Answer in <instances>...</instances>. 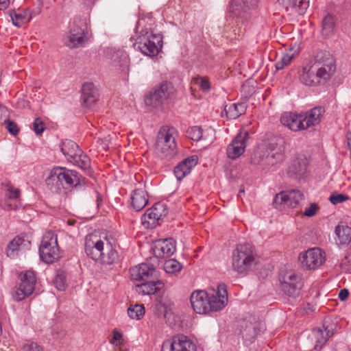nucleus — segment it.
<instances>
[{"mask_svg": "<svg viewBox=\"0 0 351 351\" xmlns=\"http://www.w3.org/2000/svg\"><path fill=\"white\" fill-rule=\"evenodd\" d=\"M84 250L86 255L95 261L106 265H113L119 260V254L112 239L104 237L88 234L85 238Z\"/></svg>", "mask_w": 351, "mask_h": 351, "instance_id": "obj_1", "label": "nucleus"}, {"mask_svg": "<svg viewBox=\"0 0 351 351\" xmlns=\"http://www.w3.org/2000/svg\"><path fill=\"white\" fill-rule=\"evenodd\" d=\"M46 183L52 192L60 193L64 189L84 186L85 181L84 178L75 170L55 167L51 170Z\"/></svg>", "mask_w": 351, "mask_h": 351, "instance_id": "obj_2", "label": "nucleus"}, {"mask_svg": "<svg viewBox=\"0 0 351 351\" xmlns=\"http://www.w3.org/2000/svg\"><path fill=\"white\" fill-rule=\"evenodd\" d=\"M231 261L232 269L242 276L253 271L258 263L256 250L250 243L237 245L232 251Z\"/></svg>", "mask_w": 351, "mask_h": 351, "instance_id": "obj_3", "label": "nucleus"}, {"mask_svg": "<svg viewBox=\"0 0 351 351\" xmlns=\"http://www.w3.org/2000/svg\"><path fill=\"white\" fill-rule=\"evenodd\" d=\"M176 130L173 127H162L158 134L156 150L162 160L169 161L177 154Z\"/></svg>", "mask_w": 351, "mask_h": 351, "instance_id": "obj_4", "label": "nucleus"}, {"mask_svg": "<svg viewBox=\"0 0 351 351\" xmlns=\"http://www.w3.org/2000/svg\"><path fill=\"white\" fill-rule=\"evenodd\" d=\"M88 41V26L86 21L75 17L69 23V30L64 38V44L69 48L83 47Z\"/></svg>", "mask_w": 351, "mask_h": 351, "instance_id": "obj_5", "label": "nucleus"}, {"mask_svg": "<svg viewBox=\"0 0 351 351\" xmlns=\"http://www.w3.org/2000/svg\"><path fill=\"white\" fill-rule=\"evenodd\" d=\"M176 90L171 82H162L156 86L145 98V104L154 108L161 106L176 97Z\"/></svg>", "mask_w": 351, "mask_h": 351, "instance_id": "obj_6", "label": "nucleus"}, {"mask_svg": "<svg viewBox=\"0 0 351 351\" xmlns=\"http://www.w3.org/2000/svg\"><path fill=\"white\" fill-rule=\"evenodd\" d=\"M313 66L320 84H324L328 81L336 70L334 58L326 52L317 54Z\"/></svg>", "mask_w": 351, "mask_h": 351, "instance_id": "obj_7", "label": "nucleus"}, {"mask_svg": "<svg viewBox=\"0 0 351 351\" xmlns=\"http://www.w3.org/2000/svg\"><path fill=\"white\" fill-rule=\"evenodd\" d=\"M40 258L45 263L50 264L60 258L57 236L52 232H47L43 237L39 247Z\"/></svg>", "mask_w": 351, "mask_h": 351, "instance_id": "obj_8", "label": "nucleus"}, {"mask_svg": "<svg viewBox=\"0 0 351 351\" xmlns=\"http://www.w3.org/2000/svg\"><path fill=\"white\" fill-rule=\"evenodd\" d=\"M138 40L134 44V47L148 56H156L162 45V37L160 34L149 33L147 31L142 34Z\"/></svg>", "mask_w": 351, "mask_h": 351, "instance_id": "obj_9", "label": "nucleus"}, {"mask_svg": "<svg viewBox=\"0 0 351 351\" xmlns=\"http://www.w3.org/2000/svg\"><path fill=\"white\" fill-rule=\"evenodd\" d=\"M21 282L19 287L13 293V298L16 301H21L30 295L34 289L36 282V275L33 271H21L19 274Z\"/></svg>", "mask_w": 351, "mask_h": 351, "instance_id": "obj_10", "label": "nucleus"}, {"mask_svg": "<svg viewBox=\"0 0 351 351\" xmlns=\"http://www.w3.org/2000/svg\"><path fill=\"white\" fill-rule=\"evenodd\" d=\"M282 291L289 297L299 296L302 287L301 277L292 271L286 272L280 278Z\"/></svg>", "mask_w": 351, "mask_h": 351, "instance_id": "obj_11", "label": "nucleus"}, {"mask_svg": "<svg viewBox=\"0 0 351 351\" xmlns=\"http://www.w3.org/2000/svg\"><path fill=\"white\" fill-rule=\"evenodd\" d=\"M304 197L303 193L297 189L282 191L275 196L273 205L276 208H280L282 206L295 208L304 200Z\"/></svg>", "mask_w": 351, "mask_h": 351, "instance_id": "obj_12", "label": "nucleus"}, {"mask_svg": "<svg viewBox=\"0 0 351 351\" xmlns=\"http://www.w3.org/2000/svg\"><path fill=\"white\" fill-rule=\"evenodd\" d=\"M299 261L303 268L311 270L322 265L325 256L319 248H311L299 255Z\"/></svg>", "mask_w": 351, "mask_h": 351, "instance_id": "obj_13", "label": "nucleus"}, {"mask_svg": "<svg viewBox=\"0 0 351 351\" xmlns=\"http://www.w3.org/2000/svg\"><path fill=\"white\" fill-rule=\"evenodd\" d=\"M249 136L250 134L247 130H241L237 134L227 147L226 154L228 158L235 160L244 153Z\"/></svg>", "mask_w": 351, "mask_h": 351, "instance_id": "obj_14", "label": "nucleus"}, {"mask_svg": "<svg viewBox=\"0 0 351 351\" xmlns=\"http://www.w3.org/2000/svg\"><path fill=\"white\" fill-rule=\"evenodd\" d=\"M161 351H196V346L188 337L181 335L165 341Z\"/></svg>", "mask_w": 351, "mask_h": 351, "instance_id": "obj_15", "label": "nucleus"}, {"mask_svg": "<svg viewBox=\"0 0 351 351\" xmlns=\"http://www.w3.org/2000/svg\"><path fill=\"white\" fill-rule=\"evenodd\" d=\"M167 213L166 205L160 203L156 204L147 209L142 216V223L147 225V228H154L159 223V221L164 218Z\"/></svg>", "mask_w": 351, "mask_h": 351, "instance_id": "obj_16", "label": "nucleus"}, {"mask_svg": "<svg viewBox=\"0 0 351 351\" xmlns=\"http://www.w3.org/2000/svg\"><path fill=\"white\" fill-rule=\"evenodd\" d=\"M228 302V293L225 285L218 286L217 289L208 291V313L218 311L223 308Z\"/></svg>", "mask_w": 351, "mask_h": 351, "instance_id": "obj_17", "label": "nucleus"}, {"mask_svg": "<svg viewBox=\"0 0 351 351\" xmlns=\"http://www.w3.org/2000/svg\"><path fill=\"white\" fill-rule=\"evenodd\" d=\"M132 281H145L149 279H156L158 276V271L150 263H143L139 264L130 270Z\"/></svg>", "mask_w": 351, "mask_h": 351, "instance_id": "obj_18", "label": "nucleus"}, {"mask_svg": "<svg viewBox=\"0 0 351 351\" xmlns=\"http://www.w3.org/2000/svg\"><path fill=\"white\" fill-rule=\"evenodd\" d=\"M281 123L293 132L306 130L302 114L285 112L280 117Z\"/></svg>", "mask_w": 351, "mask_h": 351, "instance_id": "obj_19", "label": "nucleus"}, {"mask_svg": "<svg viewBox=\"0 0 351 351\" xmlns=\"http://www.w3.org/2000/svg\"><path fill=\"white\" fill-rule=\"evenodd\" d=\"M191 304L196 313H208V291L197 290L192 293L190 298Z\"/></svg>", "mask_w": 351, "mask_h": 351, "instance_id": "obj_20", "label": "nucleus"}, {"mask_svg": "<svg viewBox=\"0 0 351 351\" xmlns=\"http://www.w3.org/2000/svg\"><path fill=\"white\" fill-rule=\"evenodd\" d=\"M152 250L158 258L169 257L176 252V241L171 238L156 241Z\"/></svg>", "mask_w": 351, "mask_h": 351, "instance_id": "obj_21", "label": "nucleus"}, {"mask_svg": "<svg viewBox=\"0 0 351 351\" xmlns=\"http://www.w3.org/2000/svg\"><path fill=\"white\" fill-rule=\"evenodd\" d=\"M30 247V241L23 236H16L7 245L5 252L8 257L15 258L19 253L28 250Z\"/></svg>", "mask_w": 351, "mask_h": 351, "instance_id": "obj_22", "label": "nucleus"}, {"mask_svg": "<svg viewBox=\"0 0 351 351\" xmlns=\"http://www.w3.org/2000/svg\"><path fill=\"white\" fill-rule=\"evenodd\" d=\"M253 320L254 322H247L245 327L241 330L243 338L250 342L265 330V326L263 322L255 320L254 318Z\"/></svg>", "mask_w": 351, "mask_h": 351, "instance_id": "obj_23", "label": "nucleus"}, {"mask_svg": "<svg viewBox=\"0 0 351 351\" xmlns=\"http://www.w3.org/2000/svg\"><path fill=\"white\" fill-rule=\"evenodd\" d=\"M5 199L2 204V208L5 210H17L21 204L19 202L12 204L10 203V200H16L20 197V190L17 188H14L11 184H6L5 185Z\"/></svg>", "mask_w": 351, "mask_h": 351, "instance_id": "obj_24", "label": "nucleus"}, {"mask_svg": "<svg viewBox=\"0 0 351 351\" xmlns=\"http://www.w3.org/2000/svg\"><path fill=\"white\" fill-rule=\"evenodd\" d=\"M197 164V157L192 156L180 162L173 170V173L177 180L180 181L186 176L189 174L193 167Z\"/></svg>", "mask_w": 351, "mask_h": 351, "instance_id": "obj_25", "label": "nucleus"}, {"mask_svg": "<svg viewBox=\"0 0 351 351\" xmlns=\"http://www.w3.org/2000/svg\"><path fill=\"white\" fill-rule=\"evenodd\" d=\"M307 164L304 158H297L293 160L288 167L287 176L295 180L300 179L306 173Z\"/></svg>", "mask_w": 351, "mask_h": 351, "instance_id": "obj_26", "label": "nucleus"}, {"mask_svg": "<svg viewBox=\"0 0 351 351\" xmlns=\"http://www.w3.org/2000/svg\"><path fill=\"white\" fill-rule=\"evenodd\" d=\"M162 287L163 283L159 280L158 276L156 279H149L137 285L136 290L139 294L149 295L158 291Z\"/></svg>", "mask_w": 351, "mask_h": 351, "instance_id": "obj_27", "label": "nucleus"}, {"mask_svg": "<svg viewBox=\"0 0 351 351\" xmlns=\"http://www.w3.org/2000/svg\"><path fill=\"white\" fill-rule=\"evenodd\" d=\"M300 80L306 86L320 85L313 64L303 67L300 75Z\"/></svg>", "mask_w": 351, "mask_h": 351, "instance_id": "obj_28", "label": "nucleus"}, {"mask_svg": "<svg viewBox=\"0 0 351 351\" xmlns=\"http://www.w3.org/2000/svg\"><path fill=\"white\" fill-rule=\"evenodd\" d=\"M130 199L131 206L136 211L141 210L148 203L147 193L142 189L134 190L131 195Z\"/></svg>", "mask_w": 351, "mask_h": 351, "instance_id": "obj_29", "label": "nucleus"}, {"mask_svg": "<svg viewBox=\"0 0 351 351\" xmlns=\"http://www.w3.org/2000/svg\"><path fill=\"white\" fill-rule=\"evenodd\" d=\"M324 109L321 107H315L303 114L304 122L306 130L308 128L318 124L324 113Z\"/></svg>", "mask_w": 351, "mask_h": 351, "instance_id": "obj_30", "label": "nucleus"}, {"mask_svg": "<svg viewBox=\"0 0 351 351\" xmlns=\"http://www.w3.org/2000/svg\"><path fill=\"white\" fill-rule=\"evenodd\" d=\"M249 9L241 0H232L229 5V13L242 22L248 17Z\"/></svg>", "mask_w": 351, "mask_h": 351, "instance_id": "obj_31", "label": "nucleus"}, {"mask_svg": "<svg viewBox=\"0 0 351 351\" xmlns=\"http://www.w3.org/2000/svg\"><path fill=\"white\" fill-rule=\"evenodd\" d=\"M97 91L93 83H86L82 88L81 101L87 107L95 103Z\"/></svg>", "mask_w": 351, "mask_h": 351, "instance_id": "obj_32", "label": "nucleus"}, {"mask_svg": "<svg viewBox=\"0 0 351 351\" xmlns=\"http://www.w3.org/2000/svg\"><path fill=\"white\" fill-rule=\"evenodd\" d=\"M335 232L337 237L336 241L339 245H347L351 241V228L341 223L336 226Z\"/></svg>", "mask_w": 351, "mask_h": 351, "instance_id": "obj_33", "label": "nucleus"}, {"mask_svg": "<svg viewBox=\"0 0 351 351\" xmlns=\"http://www.w3.org/2000/svg\"><path fill=\"white\" fill-rule=\"evenodd\" d=\"M60 150L70 162L78 153H81L78 145L71 140H64L60 145Z\"/></svg>", "mask_w": 351, "mask_h": 351, "instance_id": "obj_34", "label": "nucleus"}, {"mask_svg": "<svg viewBox=\"0 0 351 351\" xmlns=\"http://www.w3.org/2000/svg\"><path fill=\"white\" fill-rule=\"evenodd\" d=\"M246 110V106L244 103H230L224 107V112L230 119H235Z\"/></svg>", "mask_w": 351, "mask_h": 351, "instance_id": "obj_35", "label": "nucleus"}, {"mask_svg": "<svg viewBox=\"0 0 351 351\" xmlns=\"http://www.w3.org/2000/svg\"><path fill=\"white\" fill-rule=\"evenodd\" d=\"M312 335L315 339L314 348L317 350L322 348V346L328 340L329 337L332 336L333 332L327 328H324V330L321 328H316L313 330Z\"/></svg>", "mask_w": 351, "mask_h": 351, "instance_id": "obj_36", "label": "nucleus"}, {"mask_svg": "<svg viewBox=\"0 0 351 351\" xmlns=\"http://www.w3.org/2000/svg\"><path fill=\"white\" fill-rule=\"evenodd\" d=\"M174 308V302L167 297L161 298L156 304V308L158 316L167 317L171 313Z\"/></svg>", "mask_w": 351, "mask_h": 351, "instance_id": "obj_37", "label": "nucleus"}, {"mask_svg": "<svg viewBox=\"0 0 351 351\" xmlns=\"http://www.w3.org/2000/svg\"><path fill=\"white\" fill-rule=\"evenodd\" d=\"M285 7L290 6L293 11L300 14H304L309 7L310 0H286Z\"/></svg>", "mask_w": 351, "mask_h": 351, "instance_id": "obj_38", "label": "nucleus"}, {"mask_svg": "<svg viewBox=\"0 0 351 351\" xmlns=\"http://www.w3.org/2000/svg\"><path fill=\"white\" fill-rule=\"evenodd\" d=\"M70 162L84 170L88 169L90 167V160L86 154H84L82 150H81V153H78Z\"/></svg>", "mask_w": 351, "mask_h": 351, "instance_id": "obj_39", "label": "nucleus"}, {"mask_svg": "<svg viewBox=\"0 0 351 351\" xmlns=\"http://www.w3.org/2000/svg\"><path fill=\"white\" fill-rule=\"evenodd\" d=\"M164 270L166 273L176 275L182 268V265L176 259H169L164 263Z\"/></svg>", "mask_w": 351, "mask_h": 351, "instance_id": "obj_40", "label": "nucleus"}, {"mask_svg": "<svg viewBox=\"0 0 351 351\" xmlns=\"http://www.w3.org/2000/svg\"><path fill=\"white\" fill-rule=\"evenodd\" d=\"M334 16L331 14H327L322 21V33L324 36H329L335 28Z\"/></svg>", "mask_w": 351, "mask_h": 351, "instance_id": "obj_41", "label": "nucleus"}, {"mask_svg": "<svg viewBox=\"0 0 351 351\" xmlns=\"http://www.w3.org/2000/svg\"><path fill=\"white\" fill-rule=\"evenodd\" d=\"M145 308L142 304L130 306L128 309V316L132 319H141L145 315Z\"/></svg>", "mask_w": 351, "mask_h": 351, "instance_id": "obj_42", "label": "nucleus"}, {"mask_svg": "<svg viewBox=\"0 0 351 351\" xmlns=\"http://www.w3.org/2000/svg\"><path fill=\"white\" fill-rule=\"evenodd\" d=\"M295 58L294 54L290 51L289 53H285L280 60L277 61L275 64L276 68L277 70L283 69L286 66L289 64L293 59Z\"/></svg>", "mask_w": 351, "mask_h": 351, "instance_id": "obj_43", "label": "nucleus"}, {"mask_svg": "<svg viewBox=\"0 0 351 351\" xmlns=\"http://www.w3.org/2000/svg\"><path fill=\"white\" fill-rule=\"evenodd\" d=\"M188 137L193 141H198L202 136V130L199 126H193L187 130Z\"/></svg>", "mask_w": 351, "mask_h": 351, "instance_id": "obj_44", "label": "nucleus"}, {"mask_svg": "<svg viewBox=\"0 0 351 351\" xmlns=\"http://www.w3.org/2000/svg\"><path fill=\"white\" fill-rule=\"evenodd\" d=\"M9 15L12 21V23L16 27H20L25 19V15L21 13H17L14 10H10Z\"/></svg>", "mask_w": 351, "mask_h": 351, "instance_id": "obj_45", "label": "nucleus"}, {"mask_svg": "<svg viewBox=\"0 0 351 351\" xmlns=\"http://www.w3.org/2000/svg\"><path fill=\"white\" fill-rule=\"evenodd\" d=\"M54 285L60 291H64L66 287L65 274L63 272L58 274L54 279Z\"/></svg>", "mask_w": 351, "mask_h": 351, "instance_id": "obj_46", "label": "nucleus"}, {"mask_svg": "<svg viewBox=\"0 0 351 351\" xmlns=\"http://www.w3.org/2000/svg\"><path fill=\"white\" fill-rule=\"evenodd\" d=\"M193 82L204 91H208L210 89L208 81L200 76L194 77Z\"/></svg>", "mask_w": 351, "mask_h": 351, "instance_id": "obj_47", "label": "nucleus"}, {"mask_svg": "<svg viewBox=\"0 0 351 351\" xmlns=\"http://www.w3.org/2000/svg\"><path fill=\"white\" fill-rule=\"evenodd\" d=\"M45 129V123L40 118H36L33 123V130L36 134H40Z\"/></svg>", "mask_w": 351, "mask_h": 351, "instance_id": "obj_48", "label": "nucleus"}, {"mask_svg": "<svg viewBox=\"0 0 351 351\" xmlns=\"http://www.w3.org/2000/svg\"><path fill=\"white\" fill-rule=\"evenodd\" d=\"M329 199L332 204H337L348 200V197L346 195L335 193L330 195Z\"/></svg>", "mask_w": 351, "mask_h": 351, "instance_id": "obj_49", "label": "nucleus"}, {"mask_svg": "<svg viewBox=\"0 0 351 351\" xmlns=\"http://www.w3.org/2000/svg\"><path fill=\"white\" fill-rule=\"evenodd\" d=\"M5 128L6 129L8 130V132L13 134V135H16L19 132V129H18V127L16 125V124L9 120V119H7V120H5Z\"/></svg>", "mask_w": 351, "mask_h": 351, "instance_id": "obj_50", "label": "nucleus"}, {"mask_svg": "<svg viewBox=\"0 0 351 351\" xmlns=\"http://www.w3.org/2000/svg\"><path fill=\"white\" fill-rule=\"evenodd\" d=\"M22 351H42V348L36 343L31 342L23 345Z\"/></svg>", "mask_w": 351, "mask_h": 351, "instance_id": "obj_51", "label": "nucleus"}, {"mask_svg": "<svg viewBox=\"0 0 351 351\" xmlns=\"http://www.w3.org/2000/svg\"><path fill=\"white\" fill-rule=\"evenodd\" d=\"M316 210L317 205L315 203H312L310 206L304 211L303 215L306 217H312L315 214Z\"/></svg>", "mask_w": 351, "mask_h": 351, "instance_id": "obj_52", "label": "nucleus"}, {"mask_svg": "<svg viewBox=\"0 0 351 351\" xmlns=\"http://www.w3.org/2000/svg\"><path fill=\"white\" fill-rule=\"evenodd\" d=\"M241 1L249 10H251L256 8L259 0H241Z\"/></svg>", "mask_w": 351, "mask_h": 351, "instance_id": "obj_53", "label": "nucleus"}, {"mask_svg": "<svg viewBox=\"0 0 351 351\" xmlns=\"http://www.w3.org/2000/svg\"><path fill=\"white\" fill-rule=\"evenodd\" d=\"M122 337H123V335L120 332H119L117 330H114L112 332V338L110 341V343L112 345H114L115 344L114 342L121 339Z\"/></svg>", "mask_w": 351, "mask_h": 351, "instance_id": "obj_54", "label": "nucleus"}, {"mask_svg": "<svg viewBox=\"0 0 351 351\" xmlns=\"http://www.w3.org/2000/svg\"><path fill=\"white\" fill-rule=\"evenodd\" d=\"M348 295H349V292H348V289H341L339 293V298L341 301H345L348 298Z\"/></svg>", "mask_w": 351, "mask_h": 351, "instance_id": "obj_55", "label": "nucleus"}, {"mask_svg": "<svg viewBox=\"0 0 351 351\" xmlns=\"http://www.w3.org/2000/svg\"><path fill=\"white\" fill-rule=\"evenodd\" d=\"M10 4V0H0V10H5Z\"/></svg>", "mask_w": 351, "mask_h": 351, "instance_id": "obj_56", "label": "nucleus"}, {"mask_svg": "<svg viewBox=\"0 0 351 351\" xmlns=\"http://www.w3.org/2000/svg\"><path fill=\"white\" fill-rule=\"evenodd\" d=\"M121 67H123V71H128V59L126 56H123V64H120Z\"/></svg>", "mask_w": 351, "mask_h": 351, "instance_id": "obj_57", "label": "nucleus"}, {"mask_svg": "<svg viewBox=\"0 0 351 351\" xmlns=\"http://www.w3.org/2000/svg\"><path fill=\"white\" fill-rule=\"evenodd\" d=\"M268 148L271 150H275L274 144L272 143H269Z\"/></svg>", "mask_w": 351, "mask_h": 351, "instance_id": "obj_58", "label": "nucleus"}, {"mask_svg": "<svg viewBox=\"0 0 351 351\" xmlns=\"http://www.w3.org/2000/svg\"><path fill=\"white\" fill-rule=\"evenodd\" d=\"M278 1L280 4H282V5H287L286 0H278Z\"/></svg>", "mask_w": 351, "mask_h": 351, "instance_id": "obj_59", "label": "nucleus"}, {"mask_svg": "<svg viewBox=\"0 0 351 351\" xmlns=\"http://www.w3.org/2000/svg\"><path fill=\"white\" fill-rule=\"evenodd\" d=\"M244 193V190L243 189H240L239 192V195H240L241 193Z\"/></svg>", "mask_w": 351, "mask_h": 351, "instance_id": "obj_60", "label": "nucleus"}, {"mask_svg": "<svg viewBox=\"0 0 351 351\" xmlns=\"http://www.w3.org/2000/svg\"><path fill=\"white\" fill-rule=\"evenodd\" d=\"M281 152V148L279 147L278 148V150L276 151V154H278V153H279V152Z\"/></svg>", "mask_w": 351, "mask_h": 351, "instance_id": "obj_61", "label": "nucleus"}]
</instances>
